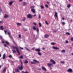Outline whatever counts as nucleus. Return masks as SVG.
I'll return each mask as SVG.
<instances>
[{
  "label": "nucleus",
  "instance_id": "obj_51",
  "mask_svg": "<svg viewBox=\"0 0 73 73\" xmlns=\"http://www.w3.org/2000/svg\"><path fill=\"white\" fill-rule=\"evenodd\" d=\"M62 24H63V25H65V23L64 22H62Z\"/></svg>",
  "mask_w": 73,
  "mask_h": 73
},
{
  "label": "nucleus",
  "instance_id": "obj_13",
  "mask_svg": "<svg viewBox=\"0 0 73 73\" xmlns=\"http://www.w3.org/2000/svg\"><path fill=\"white\" fill-rule=\"evenodd\" d=\"M42 69H43V70L44 71H46V68H45V67L44 66H42Z\"/></svg>",
  "mask_w": 73,
  "mask_h": 73
},
{
  "label": "nucleus",
  "instance_id": "obj_16",
  "mask_svg": "<svg viewBox=\"0 0 73 73\" xmlns=\"http://www.w3.org/2000/svg\"><path fill=\"white\" fill-rule=\"evenodd\" d=\"M45 38H48L49 37V35H44Z\"/></svg>",
  "mask_w": 73,
  "mask_h": 73
},
{
  "label": "nucleus",
  "instance_id": "obj_29",
  "mask_svg": "<svg viewBox=\"0 0 73 73\" xmlns=\"http://www.w3.org/2000/svg\"><path fill=\"white\" fill-rule=\"evenodd\" d=\"M71 5L70 4L67 5V7L68 8H70V7Z\"/></svg>",
  "mask_w": 73,
  "mask_h": 73
},
{
  "label": "nucleus",
  "instance_id": "obj_6",
  "mask_svg": "<svg viewBox=\"0 0 73 73\" xmlns=\"http://www.w3.org/2000/svg\"><path fill=\"white\" fill-rule=\"evenodd\" d=\"M50 61L51 62H52V64H56V62H55V61H54V60H53V59H51L50 60Z\"/></svg>",
  "mask_w": 73,
  "mask_h": 73
},
{
  "label": "nucleus",
  "instance_id": "obj_32",
  "mask_svg": "<svg viewBox=\"0 0 73 73\" xmlns=\"http://www.w3.org/2000/svg\"><path fill=\"white\" fill-rule=\"evenodd\" d=\"M60 63L61 64H65V62L64 61H61Z\"/></svg>",
  "mask_w": 73,
  "mask_h": 73
},
{
  "label": "nucleus",
  "instance_id": "obj_1",
  "mask_svg": "<svg viewBox=\"0 0 73 73\" xmlns=\"http://www.w3.org/2000/svg\"><path fill=\"white\" fill-rule=\"evenodd\" d=\"M20 61L21 62V66L20 67V66H18L17 68L20 70H22L23 69V62H22V61L21 60H20Z\"/></svg>",
  "mask_w": 73,
  "mask_h": 73
},
{
  "label": "nucleus",
  "instance_id": "obj_22",
  "mask_svg": "<svg viewBox=\"0 0 73 73\" xmlns=\"http://www.w3.org/2000/svg\"><path fill=\"white\" fill-rule=\"evenodd\" d=\"M0 28H1V30H3V29H4L3 26H1V27H0Z\"/></svg>",
  "mask_w": 73,
  "mask_h": 73
},
{
  "label": "nucleus",
  "instance_id": "obj_33",
  "mask_svg": "<svg viewBox=\"0 0 73 73\" xmlns=\"http://www.w3.org/2000/svg\"><path fill=\"white\" fill-rule=\"evenodd\" d=\"M19 58H21V59L23 58V55H21V56H20L19 57Z\"/></svg>",
  "mask_w": 73,
  "mask_h": 73
},
{
  "label": "nucleus",
  "instance_id": "obj_27",
  "mask_svg": "<svg viewBox=\"0 0 73 73\" xmlns=\"http://www.w3.org/2000/svg\"><path fill=\"white\" fill-rule=\"evenodd\" d=\"M12 46L14 49H17V48L16 47H15L14 46Z\"/></svg>",
  "mask_w": 73,
  "mask_h": 73
},
{
  "label": "nucleus",
  "instance_id": "obj_43",
  "mask_svg": "<svg viewBox=\"0 0 73 73\" xmlns=\"http://www.w3.org/2000/svg\"><path fill=\"white\" fill-rule=\"evenodd\" d=\"M31 63L33 64H35V62H31Z\"/></svg>",
  "mask_w": 73,
  "mask_h": 73
},
{
  "label": "nucleus",
  "instance_id": "obj_55",
  "mask_svg": "<svg viewBox=\"0 0 73 73\" xmlns=\"http://www.w3.org/2000/svg\"><path fill=\"white\" fill-rule=\"evenodd\" d=\"M19 48H20V49H23L24 48H21V47H20V46H19Z\"/></svg>",
  "mask_w": 73,
  "mask_h": 73
},
{
  "label": "nucleus",
  "instance_id": "obj_62",
  "mask_svg": "<svg viewBox=\"0 0 73 73\" xmlns=\"http://www.w3.org/2000/svg\"><path fill=\"white\" fill-rule=\"evenodd\" d=\"M56 32H57V31H55V30H54V32H55V33H56Z\"/></svg>",
  "mask_w": 73,
  "mask_h": 73
},
{
  "label": "nucleus",
  "instance_id": "obj_38",
  "mask_svg": "<svg viewBox=\"0 0 73 73\" xmlns=\"http://www.w3.org/2000/svg\"><path fill=\"white\" fill-rule=\"evenodd\" d=\"M37 16L35 14L33 15H32V17H35V16Z\"/></svg>",
  "mask_w": 73,
  "mask_h": 73
},
{
  "label": "nucleus",
  "instance_id": "obj_40",
  "mask_svg": "<svg viewBox=\"0 0 73 73\" xmlns=\"http://www.w3.org/2000/svg\"><path fill=\"white\" fill-rule=\"evenodd\" d=\"M25 19H26V18H24L23 20V21H25Z\"/></svg>",
  "mask_w": 73,
  "mask_h": 73
},
{
  "label": "nucleus",
  "instance_id": "obj_14",
  "mask_svg": "<svg viewBox=\"0 0 73 73\" xmlns=\"http://www.w3.org/2000/svg\"><path fill=\"white\" fill-rule=\"evenodd\" d=\"M27 3L26 2H23V6H25V5H27Z\"/></svg>",
  "mask_w": 73,
  "mask_h": 73
},
{
  "label": "nucleus",
  "instance_id": "obj_52",
  "mask_svg": "<svg viewBox=\"0 0 73 73\" xmlns=\"http://www.w3.org/2000/svg\"><path fill=\"white\" fill-rule=\"evenodd\" d=\"M38 19H41V16H40V15H39Z\"/></svg>",
  "mask_w": 73,
  "mask_h": 73
},
{
  "label": "nucleus",
  "instance_id": "obj_31",
  "mask_svg": "<svg viewBox=\"0 0 73 73\" xmlns=\"http://www.w3.org/2000/svg\"><path fill=\"white\" fill-rule=\"evenodd\" d=\"M19 37L20 38H21V35H19Z\"/></svg>",
  "mask_w": 73,
  "mask_h": 73
},
{
  "label": "nucleus",
  "instance_id": "obj_17",
  "mask_svg": "<svg viewBox=\"0 0 73 73\" xmlns=\"http://www.w3.org/2000/svg\"><path fill=\"white\" fill-rule=\"evenodd\" d=\"M66 51L65 50H63L61 51V53H65Z\"/></svg>",
  "mask_w": 73,
  "mask_h": 73
},
{
  "label": "nucleus",
  "instance_id": "obj_15",
  "mask_svg": "<svg viewBox=\"0 0 73 73\" xmlns=\"http://www.w3.org/2000/svg\"><path fill=\"white\" fill-rule=\"evenodd\" d=\"M15 72H20V71H19V69H15Z\"/></svg>",
  "mask_w": 73,
  "mask_h": 73
},
{
  "label": "nucleus",
  "instance_id": "obj_20",
  "mask_svg": "<svg viewBox=\"0 0 73 73\" xmlns=\"http://www.w3.org/2000/svg\"><path fill=\"white\" fill-rule=\"evenodd\" d=\"M17 51L18 52L19 54H20V52H19V49H18V48H17Z\"/></svg>",
  "mask_w": 73,
  "mask_h": 73
},
{
  "label": "nucleus",
  "instance_id": "obj_37",
  "mask_svg": "<svg viewBox=\"0 0 73 73\" xmlns=\"http://www.w3.org/2000/svg\"><path fill=\"white\" fill-rule=\"evenodd\" d=\"M12 52H13V53H16V51H15V50H12Z\"/></svg>",
  "mask_w": 73,
  "mask_h": 73
},
{
  "label": "nucleus",
  "instance_id": "obj_56",
  "mask_svg": "<svg viewBox=\"0 0 73 73\" xmlns=\"http://www.w3.org/2000/svg\"><path fill=\"white\" fill-rule=\"evenodd\" d=\"M71 40L72 41H73V37H72L71 39Z\"/></svg>",
  "mask_w": 73,
  "mask_h": 73
},
{
  "label": "nucleus",
  "instance_id": "obj_21",
  "mask_svg": "<svg viewBox=\"0 0 73 73\" xmlns=\"http://www.w3.org/2000/svg\"><path fill=\"white\" fill-rule=\"evenodd\" d=\"M36 51V52H40V49L39 48L36 49L35 50Z\"/></svg>",
  "mask_w": 73,
  "mask_h": 73
},
{
  "label": "nucleus",
  "instance_id": "obj_47",
  "mask_svg": "<svg viewBox=\"0 0 73 73\" xmlns=\"http://www.w3.org/2000/svg\"><path fill=\"white\" fill-rule=\"evenodd\" d=\"M45 7H46L47 8H48V5H45Z\"/></svg>",
  "mask_w": 73,
  "mask_h": 73
},
{
  "label": "nucleus",
  "instance_id": "obj_41",
  "mask_svg": "<svg viewBox=\"0 0 73 73\" xmlns=\"http://www.w3.org/2000/svg\"><path fill=\"white\" fill-rule=\"evenodd\" d=\"M31 8V9H33V8H35V6H31L30 7Z\"/></svg>",
  "mask_w": 73,
  "mask_h": 73
},
{
  "label": "nucleus",
  "instance_id": "obj_59",
  "mask_svg": "<svg viewBox=\"0 0 73 73\" xmlns=\"http://www.w3.org/2000/svg\"><path fill=\"white\" fill-rule=\"evenodd\" d=\"M0 37H1V38L2 39L3 38V36H1L0 35Z\"/></svg>",
  "mask_w": 73,
  "mask_h": 73
},
{
  "label": "nucleus",
  "instance_id": "obj_60",
  "mask_svg": "<svg viewBox=\"0 0 73 73\" xmlns=\"http://www.w3.org/2000/svg\"><path fill=\"white\" fill-rule=\"evenodd\" d=\"M4 46L5 47H7V45L6 44H4Z\"/></svg>",
  "mask_w": 73,
  "mask_h": 73
},
{
  "label": "nucleus",
  "instance_id": "obj_48",
  "mask_svg": "<svg viewBox=\"0 0 73 73\" xmlns=\"http://www.w3.org/2000/svg\"><path fill=\"white\" fill-rule=\"evenodd\" d=\"M33 24L35 25H37V24L35 22L33 23Z\"/></svg>",
  "mask_w": 73,
  "mask_h": 73
},
{
  "label": "nucleus",
  "instance_id": "obj_45",
  "mask_svg": "<svg viewBox=\"0 0 73 73\" xmlns=\"http://www.w3.org/2000/svg\"><path fill=\"white\" fill-rule=\"evenodd\" d=\"M6 35H7V33H7V31H5V30H4V31Z\"/></svg>",
  "mask_w": 73,
  "mask_h": 73
},
{
  "label": "nucleus",
  "instance_id": "obj_23",
  "mask_svg": "<svg viewBox=\"0 0 73 73\" xmlns=\"http://www.w3.org/2000/svg\"><path fill=\"white\" fill-rule=\"evenodd\" d=\"M51 44L52 45H55L56 44V43H55L54 42H52V43H51Z\"/></svg>",
  "mask_w": 73,
  "mask_h": 73
},
{
  "label": "nucleus",
  "instance_id": "obj_24",
  "mask_svg": "<svg viewBox=\"0 0 73 73\" xmlns=\"http://www.w3.org/2000/svg\"><path fill=\"white\" fill-rule=\"evenodd\" d=\"M22 73H28V71H26L25 72H24V71H22Z\"/></svg>",
  "mask_w": 73,
  "mask_h": 73
},
{
  "label": "nucleus",
  "instance_id": "obj_26",
  "mask_svg": "<svg viewBox=\"0 0 73 73\" xmlns=\"http://www.w3.org/2000/svg\"><path fill=\"white\" fill-rule=\"evenodd\" d=\"M5 55H3V57L2 58L3 59H5Z\"/></svg>",
  "mask_w": 73,
  "mask_h": 73
},
{
  "label": "nucleus",
  "instance_id": "obj_3",
  "mask_svg": "<svg viewBox=\"0 0 73 73\" xmlns=\"http://www.w3.org/2000/svg\"><path fill=\"white\" fill-rule=\"evenodd\" d=\"M27 18L29 19H31L32 17V15H31V14H29L28 15H27Z\"/></svg>",
  "mask_w": 73,
  "mask_h": 73
},
{
  "label": "nucleus",
  "instance_id": "obj_44",
  "mask_svg": "<svg viewBox=\"0 0 73 73\" xmlns=\"http://www.w3.org/2000/svg\"><path fill=\"white\" fill-rule=\"evenodd\" d=\"M45 23L46 25H48V22H47V21H45Z\"/></svg>",
  "mask_w": 73,
  "mask_h": 73
},
{
  "label": "nucleus",
  "instance_id": "obj_19",
  "mask_svg": "<svg viewBox=\"0 0 73 73\" xmlns=\"http://www.w3.org/2000/svg\"><path fill=\"white\" fill-rule=\"evenodd\" d=\"M9 16L7 14H5L4 17V18H7Z\"/></svg>",
  "mask_w": 73,
  "mask_h": 73
},
{
  "label": "nucleus",
  "instance_id": "obj_57",
  "mask_svg": "<svg viewBox=\"0 0 73 73\" xmlns=\"http://www.w3.org/2000/svg\"><path fill=\"white\" fill-rule=\"evenodd\" d=\"M23 0H19V2H22Z\"/></svg>",
  "mask_w": 73,
  "mask_h": 73
},
{
  "label": "nucleus",
  "instance_id": "obj_63",
  "mask_svg": "<svg viewBox=\"0 0 73 73\" xmlns=\"http://www.w3.org/2000/svg\"><path fill=\"white\" fill-rule=\"evenodd\" d=\"M62 19L63 20H65V19L63 17H62Z\"/></svg>",
  "mask_w": 73,
  "mask_h": 73
},
{
  "label": "nucleus",
  "instance_id": "obj_54",
  "mask_svg": "<svg viewBox=\"0 0 73 73\" xmlns=\"http://www.w3.org/2000/svg\"><path fill=\"white\" fill-rule=\"evenodd\" d=\"M68 42H68V40H66V44H67Z\"/></svg>",
  "mask_w": 73,
  "mask_h": 73
},
{
  "label": "nucleus",
  "instance_id": "obj_50",
  "mask_svg": "<svg viewBox=\"0 0 73 73\" xmlns=\"http://www.w3.org/2000/svg\"><path fill=\"white\" fill-rule=\"evenodd\" d=\"M66 34L68 35H70V33H66Z\"/></svg>",
  "mask_w": 73,
  "mask_h": 73
},
{
  "label": "nucleus",
  "instance_id": "obj_7",
  "mask_svg": "<svg viewBox=\"0 0 73 73\" xmlns=\"http://www.w3.org/2000/svg\"><path fill=\"white\" fill-rule=\"evenodd\" d=\"M47 66L48 67H51V66H53V64H51L50 63H47Z\"/></svg>",
  "mask_w": 73,
  "mask_h": 73
},
{
  "label": "nucleus",
  "instance_id": "obj_12",
  "mask_svg": "<svg viewBox=\"0 0 73 73\" xmlns=\"http://www.w3.org/2000/svg\"><path fill=\"white\" fill-rule=\"evenodd\" d=\"M33 61H34V62H37V63H39V62H39V61H38L35 59L33 60Z\"/></svg>",
  "mask_w": 73,
  "mask_h": 73
},
{
  "label": "nucleus",
  "instance_id": "obj_49",
  "mask_svg": "<svg viewBox=\"0 0 73 73\" xmlns=\"http://www.w3.org/2000/svg\"><path fill=\"white\" fill-rule=\"evenodd\" d=\"M38 55H41V54L40 52H38Z\"/></svg>",
  "mask_w": 73,
  "mask_h": 73
},
{
  "label": "nucleus",
  "instance_id": "obj_11",
  "mask_svg": "<svg viewBox=\"0 0 73 73\" xmlns=\"http://www.w3.org/2000/svg\"><path fill=\"white\" fill-rule=\"evenodd\" d=\"M17 25L18 26H21V25H22L21 24V23H17Z\"/></svg>",
  "mask_w": 73,
  "mask_h": 73
},
{
  "label": "nucleus",
  "instance_id": "obj_53",
  "mask_svg": "<svg viewBox=\"0 0 73 73\" xmlns=\"http://www.w3.org/2000/svg\"><path fill=\"white\" fill-rule=\"evenodd\" d=\"M8 35L9 36V35H11V33L9 32H8Z\"/></svg>",
  "mask_w": 73,
  "mask_h": 73
},
{
  "label": "nucleus",
  "instance_id": "obj_10",
  "mask_svg": "<svg viewBox=\"0 0 73 73\" xmlns=\"http://www.w3.org/2000/svg\"><path fill=\"white\" fill-rule=\"evenodd\" d=\"M13 1H10L9 4V5H12V4H13Z\"/></svg>",
  "mask_w": 73,
  "mask_h": 73
},
{
  "label": "nucleus",
  "instance_id": "obj_2",
  "mask_svg": "<svg viewBox=\"0 0 73 73\" xmlns=\"http://www.w3.org/2000/svg\"><path fill=\"white\" fill-rule=\"evenodd\" d=\"M33 30L35 31V30H36L37 33H38V32H39V29H38V28L37 27L36 29L35 27V26H34L33 28Z\"/></svg>",
  "mask_w": 73,
  "mask_h": 73
},
{
  "label": "nucleus",
  "instance_id": "obj_25",
  "mask_svg": "<svg viewBox=\"0 0 73 73\" xmlns=\"http://www.w3.org/2000/svg\"><path fill=\"white\" fill-rule=\"evenodd\" d=\"M6 43L7 44V45H9V43L8 42V41H5Z\"/></svg>",
  "mask_w": 73,
  "mask_h": 73
},
{
  "label": "nucleus",
  "instance_id": "obj_30",
  "mask_svg": "<svg viewBox=\"0 0 73 73\" xmlns=\"http://www.w3.org/2000/svg\"><path fill=\"white\" fill-rule=\"evenodd\" d=\"M40 7H41V9H43L44 8V6L42 5H40Z\"/></svg>",
  "mask_w": 73,
  "mask_h": 73
},
{
  "label": "nucleus",
  "instance_id": "obj_42",
  "mask_svg": "<svg viewBox=\"0 0 73 73\" xmlns=\"http://www.w3.org/2000/svg\"><path fill=\"white\" fill-rule=\"evenodd\" d=\"M9 58H12V56L11 55L9 56Z\"/></svg>",
  "mask_w": 73,
  "mask_h": 73
},
{
  "label": "nucleus",
  "instance_id": "obj_8",
  "mask_svg": "<svg viewBox=\"0 0 73 73\" xmlns=\"http://www.w3.org/2000/svg\"><path fill=\"white\" fill-rule=\"evenodd\" d=\"M52 48L54 49H55L56 50H58V49H59V48L54 46L52 47Z\"/></svg>",
  "mask_w": 73,
  "mask_h": 73
},
{
  "label": "nucleus",
  "instance_id": "obj_28",
  "mask_svg": "<svg viewBox=\"0 0 73 73\" xmlns=\"http://www.w3.org/2000/svg\"><path fill=\"white\" fill-rule=\"evenodd\" d=\"M1 13H3V12H2V9L1 8H0V14H1Z\"/></svg>",
  "mask_w": 73,
  "mask_h": 73
},
{
  "label": "nucleus",
  "instance_id": "obj_46",
  "mask_svg": "<svg viewBox=\"0 0 73 73\" xmlns=\"http://www.w3.org/2000/svg\"><path fill=\"white\" fill-rule=\"evenodd\" d=\"M25 48L26 49H27V50H28V51H29V52L30 51L29 50V49H28V48H27V47H25Z\"/></svg>",
  "mask_w": 73,
  "mask_h": 73
},
{
  "label": "nucleus",
  "instance_id": "obj_64",
  "mask_svg": "<svg viewBox=\"0 0 73 73\" xmlns=\"http://www.w3.org/2000/svg\"><path fill=\"white\" fill-rule=\"evenodd\" d=\"M2 23H3V21H0V24H1Z\"/></svg>",
  "mask_w": 73,
  "mask_h": 73
},
{
  "label": "nucleus",
  "instance_id": "obj_35",
  "mask_svg": "<svg viewBox=\"0 0 73 73\" xmlns=\"http://www.w3.org/2000/svg\"><path fill=\"white\" fill-rule=\"evenodd\" d=\"M9 37L11 39H13V38L12 36H11L10 35H9Z\"/></svg>",
  "mask_w": 73,
  "mask_h": 73
},
{
  "label": "nucleus",
  "instance_id": "obj_34",
  "mask_svg": "<svg viewBox=\"0 0 73 73\" xmlns=\"http://www.w3.org/2000/svg\"><path fill=\"white\" fill-rule=\"evenodd\" d=\"M25 64H28V61H26L25 62Z\"/></svg>",
  "mask_w": 73,
  "mask_h": 73
},
{
  "label": "nucleus",
  "instance_id": "obj_4",
  "mask_svg": "<svg viewBox=\"0 0 73 73\" xmlns=\"http://www.w3.org/2000/svg\"><path fill=\"white\" fill-rule=\"evenodd\" d=\"M31 11L33 13H36V11H35V9H32L31 10Z\"/></svg>",
  "mask_w": 73,
  "mask_h": 73
},
{
  "label": "nucleus",
  "instance_id": "obj_5",
  "mask_svg": "<svg viewBox=\"0 0 73 73\" xmlns=\"http://www.w3.org/2000/svg\"><path fill=\"white\" fill-rule=\"evenodd\" d=\"M67 72L70 73H72V72H73V70L71 68H69L67 70Z\"/></svg>",
  "mask_w": 73,
  "mask_h": 73
},
{
  "label": "nucleus",
  "instance_id": "obj_18",
  "mask_svg": "<svg viewBox=\"0 0 73 73\" xmlns=\"http://www.w3.org/2000/svg\"><path fill=\"white\" fill-rule=\"evenodd\" d=\"M7 69V68H4V70H3V73H5V72H6V70Z\"/></svg>",
  "mask_w": 73,
  "mask_h": 73
},
{
  "label": "nucleus",
  "instance_id": "obj_58",
  "mask_svg": "<svg viewBox=\"0 0 73 73\" xmlns=\"http://www.w3.org/2000/svg\"><path fill=\"white\" fill-rule=\"evenodd\" d=\"M14 43V44H15V45H17V44H16V43L15 42H13Z\"/></svg>",
  "mask_w": 73,
  "mask_h": 73
},
{
  "label": "nucleus",
  "instance_id": "obj_61",
  "mask_svg": "<svg viewBox=\"0 0 73 73\" xmlns=\"http://www.w3.org/2000/svg\"><path fill=\"white\" fill-rule=\"evenodd\" d=\"M2 42L3 44H4V43H5V42H4V41H3V40L2 41Z\"/></svg>",
  "mask_w": 73,
  "mask_h": 73
},
{
  "label": "nucleus",
  "instance_id": "obj_36",
  "mask_svg": "<svg viewBox=\"0 0 73 73\" xmlns=\"http://www.w3.org/2000/svg\"><path fill=\"white\" fill-rule=\"evenodd\" d=\"M39 25L40 27H41V26H42V25H41V24L40 23H39Z\"/></svg>",
  "mask_w": 73,
  "mask_h": 73
},
{
  "label": "nucleus",
  "instance_id": "obj_9",
  "mask_svg": "<svg viewBox=\"0 0 73 73\" xmlns=\"http://www.w3.org/2000/svg\"><path fill=\"white\" fill-rule=\"evenodd\" d=\"M54 16L56 17V18H58V16H57V12H55V15H54Z\"/></svg>",
  "mask_w": 73,
  "mask_h": 73
},
{
  "label": "nucleus",
  "instance_id": "obj_39",
  "mask_svg": "<svg viewBox=\"0 0 73 73\" xmlns=\"http://www.w3.org/2000/svg\"><path fill=\"white\" fill-rule=\"evenodd\" d=\"M23 29L24 31H27V29L25 28H23Z\"/></svg>",
  "mask_w": 73,
  "mask_h": 73
}]
</instances>
